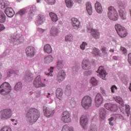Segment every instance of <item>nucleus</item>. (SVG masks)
<instances>
[{
    "mask_svg": "<svg viewBox=\"0 0 131 131\" xmlns=\"http://www.w3.org/2000/svg\"><path fill=\"white\" fill-rule=\"evenodd\" d=\"M40 114L37 109L35 108H31L26 115V117L31 123L36 122L37 119L39 118Z\"/></svg>",
    "mask_w": 131,
    "mask_h": 131,
    "instance_id": "f257e3e1",
    "label": "nucleus"
},
{
    "mask_svg": "<svg viewBox=\"0 0 131 131\" xmlns=\"http://www.w3.org/2000/svg\"><path fill=\"white\" fill-rule=\"evenodd\" d=\"M108 11L107 15L109 19L112 21H117L118 20V13L116 9L113 6H110L108 8Z\"/></svg>",
    "mask_w": 131,
    "mask_h": 131,
    "instance_id": "f03ea898",
    "label": "nucleus"
},
{
    "mask_svg": "<svg viewBox=\"0 0 131 131\" xmlns=\"http://www.w3.org/2000/svg\"><path fill=\"white\" fill-rule=\"evenodd\" d=\"M11 91H12V87L11 85L7 82H4L0 86V94L3 95V96L10 94Z\"/></svg>",
    "mask_w": 131,
    "mask_h": 131,
    "instance_id": "7ed1b4c3",
    "label": "nucleus"
},
{
    "mask_svg": "<svg viewBox=\"0 0 131 131\" xmlns=\"http://www.w3.org/2000/svg\"><path fill=\"white\" fill-rule=\"evenodd\" d=\"M93 101L92 100V97L90 96H85L82 99L81 101V105L85 109V110H88L90 108V107L92 106V103Z\"/></svg>",
    "mask_w": 131,
    "mask_h": 131,
    "instance_id": "20e7f679",
    "label": "nucleus"
},
{
    "mask_svg": "<svg viewBox=\"0 0 131 131\" xmlns=\"http://www.w3.org/2000/svg\"><path fill=\"white\" fill-rule=\"evenodd\" d=\"M117 4L119 5V13L120 17L122 20L126 19V12H125V4L121 2V1H118Z\"/></svg>",
    "mask_w": 131,
    "mask_h": 131,
    "instance_id": "39448f33",
    "label": "nucleus"
},
{
    "mask_svg": "<svg viewBox=\"0 0 131 131\" xmlns=\"http://www.w3.org/2000/svg\"><path fill=\"white\" fill-rule=\"evenodd\" d=\"M115 29L119 36L122 38L125 37L127 35V31L124 27L121 26L119 24H117L115 25Z\"/></svg>",
    "mask_w": 131,
    "mask_h": 131,
    "instance_id": "423d86ee",
    "label": "nucleus"
},
{
    "mask_svg": "<svg viewBox=\"0 0 131 131\" xmlns=\"http://www.w3.org/2000/svg\"><path fill=\"white\" fill-rule=\"evenodd\" d=\"M61 117V120L64 122V123H69V122H71V115L69 112L67 111L63 112Z\"/></svg>",
    "mask_w": 131,
    "mask_h": 131,
    "instance_id": "0eeeda50",
    "label": "nucleus"
},
{
    "mask_svg": "<svg viewBox=\"0 0 131 131\" xmlns=\"http://www.w3.org/2000/svg\"><path fill=\"white\" fill-rule=\"evenodd\" d=\"M12 116V110L10 108H7L2 111L0 112V117L2 119H8Z\"/></svg>",
    "mask_w": 131,
    "mask_h": 131,
    "instance_id": "6e6552de",
    "label": "nucleus"
},
{
    "mask_svg": "<svg viewBox=\"0 0 131 131\" xmlns=\"http://www.w3.org/2000/svg\"><path fill=\"white\" fill-rule=\"evenodd\" d=\"M35 48L32 46H29L26 49V54L27 57L33 58L35 55Z\"/></svg>",
    "mask_w": 131,
    "mask_h": 131,
    "instance_id": "1a4fd4ad",
    "label": "nucleus"
},
{
    "mask_svg": "<svg viewBox=\"0 0 131 131\" xmlns=\"http://www.w3.org/2000/svg\"><path fill=\"white\" fill-rule=\"evenodd\" d=\"M97 73H98L97 75L98 76H99L100 78L104 79L105 80L106 79V77H107V76L108 75V74L106 73V71L104 70V67L102 66L99 67L97 71Z\"/></svg>",
    "mask_w": 131,
    "mask_h": 131,
    "instance_id": "9d476101",
    "label": "nucleus"
},
{
    "mask_svg": "<svg viewBox=\"0 0 131 131\" xmlns=\"http://www.w3.org/2000/svg\"><path fill=\"white\" fill-rule=\"evenodd\" d=\"M43 113L46 117H51L55 114V110L51 107H43Z\"/></svg>",
    "mask_w": 131,
    "mask_h": 131,
    "instance_id": "9b49d317",
    "label": "nucleus"
},
{
    "mask_svg": "<svg viewBox=\"0 0 131 131\" xmlns=\"http://www.w3.org/2000/svg\"><path fill=\"white\" fill-rule=\"evenodd\" d=\"M80 123L83 128L85 129L88 127V124H89V119H88V117L85 115L82 116L80 119Z\"/></svg>",
    "mask_w": 131,
    "mask_h": 131,
    "instance_id": "f8f14e48",
    "label": "nucleus"
},
{
    "mask_svg": "<svg viewBox=\"0 0 131 131\" xmlns=\"http://www.w3.org/2000/svg\"><path fill=\"white\" fill-rule=\"evenodd\" d=\"M33 85L35 88H43V86H46V84L41 82V79H40V76H37L33 82Z\"/></svg>",
    "mask_w": 131,
    "mask_h": 131,
    "instance_id": "ddd939ff",
    "label": "nucleus"
},
{
    "mask_svg": "<svg viewBox=\"0 0 131 131\" xmlns=\"http://www.w3.org/2000/svg\"><path fill=\"white\" fill-rule=\"evenodd\" d=\"M105 108L108 110L109 111H112V112H116L118 110V107H117V105L115 104L112 103H106L104 105Z\"/></svg>",
    "mask_w": 131,
    "mask_h": 131,
    "instance_id": "4468645a",
    "label": "nucleus"
},
{
    "mask_svg": "<svg viewBox=\"0 0 131 131\" xmlns=\"http://www.w3.org/2000/svg\"><path fill=\"white\" fill-rule=\"evenodd\" d=\"M103 97L100 93H98L95 97V102L96 107H100L103 104Z\"/></svg>",
    "mask_w": 131,
    "mask_h": 131,
    "instance_id": "2eb2a0df",
    "label": "nucleus"
},
{
    "mask_svg": "<svg viewBox=\"0 0 131 131\" xmlns=\"http://www.w3.org/2000/svg\"><path fill=\"white\" fill-rule=\"evenodd\" d=\"M66 77V73L63 70H61L58 72L57 77V80L58 82H61Z\"/></svg>",
    "mask_w": 131,
    "mask_h": 131,
    "instance_id": "dca6fc26",
    "label": "nucleus"
},
{
    "mask_svg": "<svg viewBox=\"0 0 131 131\" xmlns=\"http://www.w3.org/2000/svg\"><path fill=\"white\" fill-rule=\"evenodd\" d=\"M5 13L7 15V17L12 18L15 15V12L13 9L11 7H7L5 10Z\"/></svg>",
    "mask_w": 131,
    "mask_h": 131,
    "instance_id": "f3484780",
    "label": "nucleus"
},
{
    "mask_svg": "<svg viewBox=\"0 0 131 131\" xmlns=\"http://www.w3.org/2000/svg\"><path fill=\"white\" fill-rule=\"evenodd\" d=\"M12 41L14 45H19L20 42H22V41H23V37H22V36H20L19 35H17L16 37H13L12 39Z\"/></svg>",
    "mask_w": 131,
    "mask_h": 131,
    "instance_id": "a211bd4d",
    "label": "nucleus"
},
{
    "mask_svg": "<svg viewBox=\"0 0 131 131\" xmlns=\"http://www.w3.org/2000/svg\"><path fill=\"white\" fill-rule=\"evenodd\" d=\"M82 67L84 70H89L91 69V64L88 59H83L82 63Z\"/></svg>",
    "mask_w": 131,
    "mask_h": 131,
    "instance_id": "6ab92c4d",
    "label": "nucleus"
},
{
    "mask_svg": "<svg viewBox=\"0 0 131 131\" xmlns=\"http://www.w3.org/2000/svg\"><path fill=\"white\" fill-rule=\"evenodd\" d=\"M72 23L73 27H74L75 29H78L79 28V26H80V22H79V20H78L77 18H72Z\"/></svg>",
    "mask_w": 131,
    "mask_h": 131,
    "instance_id": "aec40b11",
    "label": "nucleus"
},
{
    "mask_svg": "<svg viewBox=\"0 0 131 131\" xmlns=\"http://www.w3.org/2000/svg\"><path fill=\"white\" fill-rule=\"evenodd\" d=\"M63 90L61 88H58L56 92V96L58 99L59 100H62V98H63Z\"/></svg>",
    "mask_w": 131,
    "mask_h": 131,
    "instance_id": "412c9836",
    "label": "nucleus"
},
{
    "mask_svg": "<svg viewBox=\"0 0 131 131\" xmlns=\"http://www.w3.org/2000/svg\"><path fill=\"white\" fill-rule=\"evenodd\" d=\"M99 117L100 120H104L106 118V110L101 108L99 111Z\"/></svg>",
    "mask_w": 131,
    "mask_h": 131,
    "instance_id": "4be33fe9",
    "label": "nucleus"
},
{
    "mask_svg": "<svg viewBox=\"0 0 131 131\" xmlns=\"http://www.w3.org/2000/svg\"><path fill=\"white\" fill-rule=\"evenodd\" d=\"M95 9L96 11L99 14H101L102 12H103V8H102V5L101 4L98 2H97L95 4Z\"/></svg>",
    "mask_w": 131,
    "mask_h": 131,
    "instance_id": "5701e85b",
    "label": "nucleus"
},
{
    "mask_svg": "<svg viewBox=\"0 0 131 131\" xmlns=\"http://www.w3.org/2000/svg\"><path fill=\"white\" fill-rule=\"evenodd\" d=\"M86 10L89 14L91 15L93 14V8L92 7V4L90 2L86 3Z\"/></svg>",
    "mask_w": 131,
    "mask_h": 131,
    "instance_id": "b1692460",
    "label": "nucleus"
},
{
    "mask_svg": "<svg viewBox=\"0 0 131 131\" xmlns=\"http://www.w3.org/2000/svg\"><path fill=\"white\" fill-rule=\"evenodd\" d=\"M44 52L47 54H51L53 52V49H52V47L49 44H46L44 47Z\"/></svg>",
    "mask_w": 131,
    "mask_h": 131,
    "instance_id": "393cba45",
    "label": "nucleus"
},
{
    "mask_svg": "<svg viewBox=\"0 0 131 131\" xmlns=\"http://www.w3.org/2000/svg\"><path fill=\"white\" fill-rule=\"evenodd\" d=\"M46 21V17L45 16L42 15H39L38 16V19L37 21V24L38 25H41L43 22Z\"/></svg>",
    "mask_w": 131,
    "mask_h": 131,
    "instance_id": "a878e982",
    "label": "nucleus"
},
{
    "mask_svg": "<svg viewBox=\"0 0 131 131\" xmlns=\"http://www.w3.org/2000/svg\"><path fill=\"white\" fill-rule=\"evenodd\" d=\"M49 15L53 22H57V21H58V16H57V14H56L55 13L50 12Z\"/></svg>",
    "mask_w": 131,
    "mask_h": 131,
    "instance_id": "bb28decb",
    "label": "nucleus"
},
{
    "mask_svg": "<svg viewBox=\"0 0 131 131\" xmlns=\"http://www.w3.org/2000/svg\"><path fill=\"white\" fill-rule=\"evenodd\" d=\"M91 33L94 38L97 39L100 37V33H99V31H98L97 30L92 29Z\"/></svg>",
    "mask_w": 131,
    "mask_h": 131,
    "instance_id": "cd10ccee",
    "label": "nucleus"
},
{
    "mask_svg": "<svg viewBox=\"0 0 131 131\" xmlns=\"http://www.w3.org/2000/svg\"><path fill=\"white\" fill-rule=\"evenodd\" d=\"M6 20V15L4 12L0 11V23H5Z\"/></svg>",
    "mask_w": 131,
    "mask_h": 131,
    "instance_id": "c85d7f7f",
    "label": "nucleus"
},
{
    "mask_svg": "<svg viewBox=\"0 0 131 131\" xmlns=\"http://www.w3.org/2000/svg\"><path fill=\"white\" fill-rule=\"evenodd\" d=\"M116 102L117 103H119L122 106V107H124V102H123V100L119 96H117L115 99Z\"/></svg>",
    "mask_w": 131,
    "mask_h": 131,
    "instance_id": "c756f323",
    "label": "nucleus"
},
{
    "mask_svg": "<svg viewBox=\"0 0 131 131\" xmlns=\"http://www.w3.org/2000/svg\"><path fill=\"white\" fill-rule=\"evenodd\" d=\"M45 63L47 64H50L51 62H53V56L49 55L45 57Z\"/></svg>",
    "mask_w": 131,
    "mask_h": 131,
    "instance_id": "7c9ffc66",
    "label": "nucleus"
},
{
    "mask_svg": "<svg viewBox=\"0 0 131 131\" xmlns=\"http://www.w3.org/2000/svg\"><path fill=\"white\" fill-rule=\"evenodd\" d=\"M8 6V2L6 0H2L0 2V8L1 9H5Z\"/></svg>",
    "mask_w": 131,
    "mask_h": 131,
    "instance_id": "2f4dec72",
    "label": "nucleus"
},
{
    "mask_svg": "<svg viewBox=\"0 0 131 131\" xmlns=\"http://www.w3.org/2000/svg\"><path fill=\"white\" fill-rule=\"evenodd\" d=\"M62 131H74V129L72 127H69L67 125H64L62 127Z\"/></svg>",
    "mask_w": 131,
    "mask_h": 131,
    "instance_id": "473e14b6",
    "label": "nucleus"
},
{
    "mask_svg": "<svg viewBox=\"0 0 131 131\" xmlns=\"http://www.w3.org/2000/svg\"><path fill=\"white\" fill-rule=\"evenodd\" d=\"M22 89V83L20 82L17 83L14 87V90L18 92V91H21Z\"/></svg>",
    "mask_w": 131,
    "mask_h": 131,
    "instance_id": "72a5a7b5",
    "label": "nucleus"
},
{
    "mask_svg": "<svg viewBox=\"0 0 131 131\" xmlns=\"http://www.w3.org/2000/svg\"><path fill=\"white\" fill-rule=\"evenodd\" d=\"M65 94L66 96H70L71 95V87L69 85H67L65 90Z\"/></svg>",
    "mask_w": 131,
    "mask_h": 131,
    "instance_id": "f704fd0d",
    "label": "nucleus"
},
{
    "mask_svg": "<svg viewBox=\"0 0 131 131\" xmlns=\"http://www.w3.org/2000/svg\"><path fill=\"white\" fill-rule=\"evenodd\" d=\"M65 2L67 8H72L73 2L72 0H65Z\"/></svg>",
    "mask_w": 131,
    "mask_h": 131,
    "instance_id": "c9c22d12",
    "label": "nucleus"
},
{
    "mask_svg": "<svg viewBox=\"0 0 131 131\" xmlns=\"http://www.w3.org/2000/svg\"><path fill=\"white\" fill-rule=\"evenodd\" d=\"M51 34L53 36H56L58 34V29L56 28H52L51 30Z\"/></svg>",
    "mask_w": 131,
    "mask_h": 131,
    "instance_id": "e433bc0d",
    "label": "nucleus"
},
{
    "mask_svg": "<svg viewBox=\"0 0 131 131\" xmlns=\"http://www.w3.org/2000/svg\"><path fill=\"white\" fill-rule=\"evenodd\" d=\"M49 72L46 73V75L48 76H51V77H53V72H54V67H50V69L48 70Z\"/></svg>",
    "mask_w": 131,
    "mask_h": 131,
    "instance_id": "4c0bfd02",
    "label": "nucleus"
},
{
    "mask_svg": "<svg viewBox=\"0 0 131 131\" xmlns=\"http://www.w3.org/2000/svg\"><path fill=\"white\" fill-rule=\"evenodd\" d=\"M70 105L71 108H75L76 107V101L74 99V98H72L70 101Z\"/></svg>",
    "mask_w": 131,
    "mask_h": 131,
    "instance_id": "58836bf2",
    "label": "nucleus"
},
{
    "mask_svg": "<svg viewBox=\"0 0 131 131\" xmlns=\"http://www.w3.org/2000/svg\"><path fill=\"white\" fill-rule=\"evenodd\" d=\"M65 41H73V36L72 34H69L66 36Z\"/></svg>",
    "mask_w": 131,
    "mask_h": 131,
    "instance_id": "ea45409f",
    "label": "nucleus"
},
{
    "mask_svg": "<svg viewBox=\"0 0 131 131\" xmlns=\"http://www.w3.org/2000/svg\"><path fill=\"white\" fill-rule=\"evenodd\" d=\"M91 83H92V85H98V80L95 77H93L91 79Z\"/></svg>",
    "mask_w": 131,
    "mask_h": 131,
    "instance_id": "a19ab883",
    "label": "nucleus"
},
{
    "mask_svg": "<svg viewBox=\"0 0 131 131\" xmlns=\"http://www.w3.org/2000/svg\"><path fill=\"white\" fill-rule=\"evenodd\" d=\"M93 55H95V56H99V55H100V50L96 48H94L93 49Z\"/></svg>",
    "mask_w": 131,
    "mask_h": 131,
    "instance_id": "79ce46f5",
    "label": "nucleus"
},
{
    "mask_svg": "<svg viewBox=\"0 0 131 131\" xmlns=\"http://www.w3.org/2000/svg\"><path fill=\"white\" fill-rule=\"evenodd\" d=\"M100 50L101 51L102 54L103 55H107V48L104 47V46H101L100 48Z\"/></svg>",
    "mask_w": 131,
    "mask_h": 131,
    "instance_id": "37998d69",
    "label": "nucleus"
},
{
    "mask_svg": "<svg viewBox=\"0 0 131 131\" xmlns=\"http://www.w3.org/2000/svg\"><path fill=\"white\" fill-rule=\"evenodd\" d=\"M125 111L127 114V116H129V114L130 113V108L129 106L126 105L125 106Z\"/></svg>",
    "mask_w": 131,
    "mask_h": 131,
    "instance_id": "c03bdc74",
    "label": "nucleus"
},
{
    "mask_svg": "<svg viewBox=\"0 0 131 131\" xmlns=\"http://www.w3.org/2000/svg\"><path fill=\"white\" fill-rule=\"evenodd\" d=\"M87 46H88V43H86V42H83L82 45H80V48L81 50H82V51H83V50H84L86 47Z\"/></svg>",
    "mask_w": 131,
    "mask_h": 131,
    "instance_id": "a18cd8bd",
    "label": "nucleus"
},
{
    "mask_svg": "<svg viewBox=\"0 0 131 131\" xmlns=\"http://www.w3.org/2000/svg\"><path fill=\"white\" fill-rule=\"evenodd\" d=\"M0 131H12V129L10 127L4 126Z\"/></svg>",
    "mask_w": 131,
    "mask_h": 131,
    "instance_id": "49530a36",
    "label": "nucleus"
},
{
    "mask_svg": "<svg viewBox=\"0 0 131 131\" xmlns=\"http://www.w3.org/2000/svg\"><path fill=\"white\" fill-rule=\"evenodd\" d=\"M45 1L48 3L49 5H55L56 4V0H45Z\"/></svg>",
    "mask_w": 131,
    "mask_h": 131,
    "instance_id": "de8ad7c7",
    "label": "nucleus"
},
{
    "mask_svg": "<svg viewBox=\"0 0 131 131\" xmlns=\"http://www.w3.org/2000/svg\"><path fill=\"white\" fill-rule=\"evenodd\" d=\"M26 13V10L25 9H21L19 11H18V14L20 15V16H23L24 14Z\"/></svg>",
    "mask_w": 131,
    "mask_h": 131,
    "instance_id": "09e8293b",
    "label": "nucleus"
},
{
    "mask_svg": "<svg viewBox=\"0 0 131 131\" xmlns=\"http://www.w3.org/2000/svg\"><path fill=\"white\" fill-rule=\"evenodd\" d=\"M114 117L115 119H121L122 118V115L120 114L114 115Z\"/></svg>",
    "mask_w": 131,
    "mask_h": 131,
    "instance_id": "8fccbe9b",
    "label": "nucleus"
},
{
    "mask_svg": "<svg viewBox=\"0 0 131 131\" xmlns=\"http://www.w3.org/2000/svg\"><path fill=\"white\" fill-rule=\"evenodd\" d=\"M111 90L112 93H115V91L117 90V87H116V85H113L111 87Z\"/></svg>",
    "mask_w": 131,
    "mask_h": 131,
    "instance_id": "3c124183",
    "label": "nucleus"
},
{
    "mask_svg": "<svg viewBox=\"0 0 131 131\" xmlns=\"http://www.w3.org/2000/svg\"><path fill=\"white\" fill-rule=\"evenodd\" d=\"M57 66L58 68H62L63 67V63H62V61H58Z\"/></svg>",
    "mask_w": 131,
    "mask_h": 131,
    "instance_id": "603ef678",
    "label": "nucleus"
},
{
    "mask_svg": "<svg viewBox=\"0 0 131 131\" xmlns=\"http://www.w3.org/2000/svg\"><path fill=\"white\" fill-rule=\"evenodd\" d=\"M121 51H122L124 55H126V49L124 47H121Z\"/></svg>",
    "mask_w": 131,
    "mask_h": 131,
    "instance_id": "864d4df0",
    "label": "nucleus"
},
{
    "mask_svg": "<svg viewBox=\"0 0 131 131\" xmlns=\"http://www.w3.org/2000/svg\"><path fill=\"white\" fill-rule=\"evenodd\" d=\"M13 73H15V72L13 70H10L8 72V75L9 76H11V74H13Z\"/></svg>",
    "mask_w": 131,
    "mask_h": 131,
    "instance_id": "5fc2aeb1",
    "label": "nucleus"
},
{
    "mask_svg": "<svg viewBox=\"0 0 131 131\" xmlns=\"http://www.w3.org/2000/svg\"><path fill=\"white\" fill-rule=\"evenodd\" d=\"M5 26L3 25L0 24V32L3 31V30H4L5 29Z\"/></svg>",
    "mask_w": 131,
    "mask_h": 131,
    "instance_id": "6e6d98bb",
    "label": "nucleus"
},
{
    "mask_svg": "<svg viewBox=\"0 0 131 131\" xmlns=\"http://www.w3.org/2000/svg\"><path fill=\"white\" fill-rule=\"evenodd\" d=\"M84 75L88 76V75H91L92 74V72L91 71H87L85 72L84 73Z\"/></svg>",
    "mask_w": 131,
    "mask_h": 131,
    "instance_id": "4d7b16f0",
    "label": "nucleus"
},
{
    "mask_svg": "<svg viewBox=\"0 0 131 131\" xmlns=\"http://www.w3.org/2000/svg\"><path fill=\"white\" fill-rule=\"evenodd\" d=\"M40 94H41V93H40V91H37L36 92V97L38 98V97H40Z\"/></svg>",
    "mask_w": 131,
    "mask_h": 131,
    "instance_id": "13d9d810",
    "label": "nucleus"
},
{
    "mask_svg": "<svg viewBox=\"0 0 131 131\" xmlns=\"http://www.w3.org/2000/svg\"><path fill=\"white\" fill-rule=\"evenodd\" d=\"M114 115L113 117H111V118L108 119L109 121H113L114 120Z\"/></svg>",
    "mask_w": 131,
    "mask_h": 131,
    "instance_id": "bf43d9fd",
    "label": "nucleus"
},
{
    "mask_svg": "<svg viewBox=\"0 0 131 131\" xmlns=\"http://www.w3.org/2000/svg\"><path fill=\"white\" fill-rule=\"evenodd\" d=\"M109 51L110 53H114V49H111Z\"/></svg>",
    "mask_w": 131,
    "mask_h": 131,
    "instance_id": "052dcab7",
    "label": "nucleus"
},
{
    "mask_svg": "<svg viewBox=\"0 0 131 131\" xmlns=\"http://www.w3.org/2000/svg\"><path fill=\"white\" fill-rule=\"evenodd\" d=\"M110 124L112 126H113V125H114V124L113 123V122H112V121H110Z\"/></svg>",
    "mask_w": 131,
    "mask_h": 131,
    "instance_id": "680f3d73",
    "label": "nucleus"
},
{
    "mask_svg": "<svg viewBox=\"0 0 131 131\" xmlns=\"http://www.w3.org/2000/svg\"><path fill=\"white\" fill-rule=\"evenodd\" d=\"M27 76H29V77H31V76H32V74H30V73H29Z\"/></svg>",
    "mask_w": 131,
    "mask_h": 131,
    "instance_id": "e2e57ef3",
    "label": "nucleus"
},
{
    "mask_svg": "<svg viewBox=\"0 0 131 131\" xmlns=\"http://www.w3.org/2000/svg\"><path fill=\"white\" fill-rule=\"evenodd\" d=\"M89 131H97V129H96V128H94L93 129H91Z\"/></svg>",
    "mask_w": 131,
    "mask_h": 131,
    "instance_id": "0e129e2a",
    "label": "nucleus"
},
{
    "mask_svg": "<svg viewBox=\"0 0 131 131\" xmlns=\"http://www.w3.org/2000/svg\"><path fill=\"white\" fill-rule=\"evenodd\" d=\"M113 59H114V60H117V57H116V56H114V57H113Z\"/></svg>",
    "mask_w": 131,
    "mask_h": 131,
    "instance_id": "69168bd1",
    "label": "nucleus"
},
{
    "mask_svg": "<svg viewBox=\"0 0 131 131\" xmlns=\"http://www.w3.org/2000/svg\"><path fill=\"white\" fill-rule=\"evenodd\" d=\"M129 90L130 92H131V83H130V85H129Z\"/></svg>",
    "mask_w": 131,
    "mask_h": 131,
    "instance_id": "338daca9",
    "label": "nucleus"
},
{
    "mask_svg": "<svg viewBox=\"0 0 131 131\" xmlns=\"http://www.w3.org/2000/svg\"><path fill=\"white\" fill-rule=\"evenodd\" d=\"M48 95L47 96V98H50V96H51V93H48Z\"/></svg>",
    "mask_w": 131,
    "mask_h": 131,
    "instance_id": "774afa93",
    "label": "nucleus"
}]
</instances>
